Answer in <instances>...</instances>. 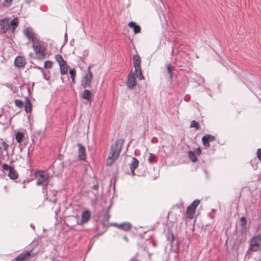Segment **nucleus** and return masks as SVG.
I'll list each match as a JSON object with an SVG mask.
<instances>
[{
  "mask_svg": "<svg viewBox=\"0 0 261 261\" xmlns=\"http://www.w3.org/2000/svg\"><path fill=\"white\" fill-rule=\"evenodd\" d=\"M18 19L16 17L13 18L10 22V25L12 26V31H14L15 28L18 26Z\"/></svg>",
  "mask_w": 261,
  "mask_h": 261,
  "instance_id": "obj_24",
  "label": "nucleus"
},
{
  "mask_svg": "<svg viewBox=\"0 0 261 261\" xmlns=\"http://www.w3.org/2000/svg\"><path fill=\"white\" fill-rule=\"evenodd\" d=\"M90 218V213L89 211L87 210L84 211L82 214V219L79 222L78 221H76V224L78 225H82L85 223L87 222Z\"/></svg>",
  "mask_w": 261,
  "mask_h": 261,
  "instance_id": "obj_12",
  "label": "nucleus"
},
{
  "mask_svg": "<svg viewBox=\"0 0 261 261\" xmlns=\"http://www.w3.org/2000/svg\"><path fill=\"white\" fill-rule=\"evenodd\" d=\"M31 227L33 228H35V226L34 225H33V224H31Z\"/></svg>",
  "mask_w": 261,
  "mask_h": 261,
  "instance_id": "obj_46",
  "label": "nucleus"
},
{
  "mask_svg": "<svg viewBox=\"0 0 261 261\" xmlns=\"http://www.w3.org/2000/svg\"><path fill=\"white\" fill-rule=\"evenodd\" d=\"M128 26L133 29L135 34L139 33L141 31V27L140 25H137L136 22L131 21L128 24Z\"/></svg>",
  "mask_w": 261,
  "mask_h": 261,
  "instance_id": "obj_18",
  "label": "nucleus"
},
{
  "mask_svg": "<svg viewBox=\"0 0 261 261\" xmlns=\"http://www.w3.org/2000/svg\"><path fill=\"white\" fill-rule=\"evenodd\" d=\"M13 0H4L5 3L7 5H10Z\"/></svg>",
  "mask_w": 261,
  "mask_h": 261,
  "instance_id": "obj_40",
  "label": "nucleus"
},
{
  "mask_svg": "<svg viewBox=\"0 0 261 261\" xmlns=\"http://www.w3.org/2000/svg\"><path fill=\"white\" fill-rule=\"evenodd\" d=\"M249 250L257 251L261 250V235L257 234L253 237L249 241Z\"/></svg>",
  "mask_w": 261,
  "mask_h": 261,
  "instance_id": "obj_2",
  "label": "nucleus"
},
{
  "mask_svg": "<svg viewBox=\"0 0 261 261\" xmlns=\"http://www.w3.org/2000/svg\"><path fill=\"white\" fill-rule=\"evenodd\" d=\"M24 35L28 37V39L31 40L33 43L35 42V34L33 32L31 28H27L24 31Z\"/></svg>",
  "mask_w": 261,
  "mask_h": 261,
  "instance_id": "obj_16",
  "label": "nucleus"
},
{
  "mask_svg": "<svg viewBox=\"0 0 261 261\" xmlns=\"http://www.w3.org/2000/svg\"><path fill=\"white\" fill-rule=\"evenodd\" d=\"M167 72L170 75L169 78L170 80H172L173 77V67H172L170 64H168L167 66Z\"/></svg>",
  "mask_w": 261,
  "mask_h": 261,
  "instance_id": "obj_26",
  "label": "nucleus"
},
{
  "mask_svg": "<svg viewBox=\"0 0 261 261\" xmlns=\"http://www.w3.org/2000/svg\"><path fill=\"white\" fill-rule=\"evenodd\" d=\"M36 176L38 177V181L36 182L37 185L40 186L48 182V176L47 175L39 173Z\"/></svg>",
  "mask_w": 261,
  "mask_h": 261,
  "instance_id": "obj_14",
  "label": "nucleus"
},
{
  "mask_svg": "<svg viewBox=\"0 0 261 261\" xmlns=\"http://www.w3.org/2000/svg\"><path fill=\"white\" fill-rule=\"evenodd\" d=\"M61 74H66L68 72V65L66 61L59 64Z\"/></svg>",
  "mask_w": 261,
  "mask_h": 261,
  "instance_id": "obj_20",
  "label": "nucleus"
},
{
  "mask_svg": "<svg viewBox=\"0 0 261 261\" xmlns=\"http://www.w3.org/2000/svg\"><path fill=\"white\" fill-rule=\"evenodd\" d=\"M190 127H194L197 130L199 129V123L195 120H192L191 122Z\"/></svg>",
  "mask_w": 261,
  "mask_h": 261,
  "instance_id": "obj_33",
  "label": "nucleus"
},
{
  "mask_svg": "<svg viewBox=\"0 0 261 261\" xmlns=\"http://www.w3.org/2000/svg\"><path fill=\"white\" fill-rule=\"evenodd\" d=\"M43 185V189L42 190L44 191V190H47V186H48V182H46L45 184H44Z\"/></svg>",
  "mask_w": 261,
  "mask_h": 261,
  "instance_id": "obj_39",
  "label": "nucleus"
},
{
  "mask_svg": "<svg viewBox=\"0 0 261 261\" xmlns=\"http://www.w3.org/2000/svg\"><path fill=\"white\" fill-rule=\"evenodd\" d=\"M25 111L27 113L31 112L32 111L31 103L28 97L25 98Z\"/></svg>",
  "mask_w": 261,
  "mask_h": 261,
  "instance_id": "obj_22",
  "label": "nucleus"
},
{
  "mask_svg": "<svg viewBox=\"0 0 261 261\" xmlns=\"http://www.w3.org/2000/svg\"><path fill=\"white\" fill-rule=\"evenodd\" d=\"M8 147L9 145L5 141L1 140L0 141V150H1L3 148L4 150L7 151Z\"/></svg>",
  "mask_w": 261,
  "mask_h": 261,
  "instance_id": "obj_28",
  "label": "nucleus"
},
{
  "mask_svg": "<svg viewBox=\"0 0 261 261\" xmlns=\"http://www.w3.org/2000/svg\"><path fill=\"white\" fill-rule=\"evenodd\" d=\"M170 235H171V238H172L171 240H172V241H173V240H174L173 234V233H171V234H170Z\"/></svg>",
  "mask_w": 261,
  "mask_h": 261,
  "instance_id": "obj_43",
  "label": "nucleus"
},
{
  "mask_svg": "<svg viewBox=\"0 0 261 261\" xmlns=\"http://www.w3.org/2000/svg\"><path fill=\"white\" fill-rule=\"evenodd\" d=\"M42 72L44 79L46 81H49L50 79V74L49 71L47 70L46 71H44V70H42Z\"/></svg>",
  "mask_w": 261,
  "mask_h": 261,
  "instance_id": "obj_30",
  "label": "nucleus"
},
{
  "mask_svg": "<svg viewBox=\"0 0 261 261\" xmlns=\"http://www.w3.org/2000/svg\"><path fill=\"white\" fill-rule=\"evenodd\" d=\"M55 59L56 61L58 62L59 64L63 63L65 61L63 59L62 56L61 55L57 54L55 56Z\"/></svg>",
  "mask_w": 261,
  "mask_h": 261,
  "instance_id": "obj_32",
  "label": "nucleus"
},
{
  "mask_svg": "<svg viewBox=\"0 0 261 261\" xmlns=\"http://www.w3.org/2000/svg\"><path fill=\"white\" fill-rule=\"evenodd\" d=\"M127 81L126 82L127 87L129 89H133L134 86L136 84L135 76L134 73H129L127 76Z\"/></svg>",
  "mask_w": 261,
  "mask_h": 261,
  "instance_id": "obj_9",
  "label": "nucleus"
},
{
  "mask_svg": "<svg viewBox=\"0 0 261 261\" xmlns=\"http://www.w3.org/2000/svg\"><path fill=\"white\" fill-rule=\"evenodd\" d=\"M240 221L242 226H245L247 224V221L245 217H241Z\"/></svg>",
  "mask_w": 261,
  "mask_h": 261,
  "instance_id": "obj_36",
  "label": "nucleus"
},
{
  "mask_svg": "<svg viewBox=\"0 0 261 261\" xmlns=\"http://www.w3.org/2000/svg\"><path fill=\"white\" fill-rule=\"evenodd\" d=\"M139 73L138 74H136L137 77L140 80H141L144 79L143 75L142 73L141 69L140 70H138Z\"/></svg>",
  "mask_w": 261,
  "mask_h": 261,
  "instance_id": "obj_37",
  "label": "nucleus"
},
{
  "mask_svg": "<svg viewBox=\"0 0 261 261\" xmlns=\"http://www.w3.org/2000/svg\"><path fill=\"white\" fill-rule=\"evenodd\" d=\"M14 63L16 66L22 67L25 65L26 61L24 58L19 56L15 58Z\"/></svg>",
  "mask_w": 261,
  "mask_h": 261,
  "instance_id": "obj_15",
  "label": "nucleus"
},
{
  "mask_svg": "<svg viewBox=\"0 0 261 261\" xmlns=\"http://www.w3.org/2000/svg\"><path fill=\"white\" fill-rule=\"evenodd\" d=\"M52 62L50 61H46L45 62L44 64V67L45 68L49 69L51 67Z\"/></svg>",
  "mask_w": 261,
  "mask_h": 261,
  "instance_id": "obj_35",
  "label": "nucleus"
},
{
  "mask_svg": "<svg viewBox=\"0 0 261 261\" xmlns=\"http://www.w3.org/2000/svg\"><path fill=\"white\" fill-rule=\"evenodd\" d=\"M15 104L17 107L19 108H21L23 106V101L20 99H16L15 100Z\"/></svg>",
  "mask_w": 261,
  "mask_h": 261,
  "instance_id": "obj_34",
  "label": "nucleus"
},
{
  "mask_svg": "<svg viewBox=\"0 0 261 261\" xmlns=\"http://www.w3.org/2000/svg\"><path fill=\"white\" fill-rule=\"evenodd\" d=\"M33 55V53H31L29 54V56L31 58L32 57V56Z\"/></svg>",
  "mask_w": 261,
  "mask_h": 261,
  "instance_id": "obj_45",
  "label": "nucleus"
},
{
  "mask_svg": "<svg viewBox=\"0 0 261 261\" xmlns=\"http://www.w3.org/2000/svg\"><path fill=\"white\" fill-rule=\"evenodd\" d=\"M138 160L136 158H133L130 165V168L133 175H135V170L138 167Z\"/></svg>",
  "mask_w": 261,
  "mask_h": 261,
  "instance_id": "obj_17",
  "label": "nucleus"
},
{
  "mask_svg": "<svg viewBox=\"0 0 261 261\" xmlns=\"http://www.w3.org/2000/svg\"><path fill=\"white\" fill-rule=\"evenodd\" d=\"M129 261H138L136 257H133Z\"/></svg>",
  "mask_w": 261,
  "mask_h": 261,
  "instance_id": "obj_41",
  "label": "nucleus"
},
{
  "mask_svg": "<svg viewBox=\"0 0 261 261\" xmlns=\"http://www.w3.org/2000/svg\"><path fill=\"white\" fill-rule=\"evenodd\" d=\"M92 95L91 92L87 89H85L82 93V97L88 101H91V96Z\"/></svg>",
  "mask_w": 261,
  "mask_h": 261,
  "instance_id": "obj_21",
  "label": "nucleus"
},
{
  "mask_svg": "<svg viewBox=\"0 0 261 261\" xmlns=\"http://www.w3.org/2000/svg\"><path fill=\"white\" fill-rule=\"evenodd\" d=\"M24 138V134L22 132H18L15 134V139L18 143L22 141Z\"/></svg>",
  "mask_w": 261,
  "mask_h": 261,
  "instance_id": "obj_23",
  "label": "nucleus"
},
{
  "mask_svg": "<svg viewBox=\"0 0 261 261\" xmlns=\"http://www.w3.org/2000/svg\"><path fill=\"white\" fill-rule=\"evenodd\" d=\"M9 19L3 18L0 21V30L1 32L5 33L10 28Z\"/></svg>",
  "mask_w": 261,
  "mask_h": 261,
  "instance_id": "obj_8",
  "label": "nucleus"
},
{
  "mask_svg": "<svg viewBox=\"0 0 261 261\" xmlns=\"http://www.w3.org/2000/svg\"><path fill=\"white\" fill-rule=\"evenodd\" d=\"M117 226V227L120 229L123 230L124 231H128L131 228V225L129 223H123L119 224H116Z\"/></svg>",
  "mask_w": 261,
  "mask_h": 261,
  "instance_id": "obj_19",
  "label": "nucleus"
},
{
  "mask_svg": "<svg viewBox=\"0 0 261 261\" xmlns=\"http://www.w3.org/2000/svg\"><path fill=\"white\" fill-rule=\"evenodd\" d=\"M188 154L189 158L192 162H196L197 160V156H196V153L192 151H189L188 152Z\"/></svg>",
  "mask_w": 261,
  "mask_h": 261,
  "instance_id": "obj_25",
  "label": "nucleus"
},
{
  "mask_svg": "<svg viewBox=\"0 0 261 261\" xmlns=\"http://www.w3.org/2000/svg\"><path fill=\"white\" fill-rule=\"evenodd\" d=\"M69 73L70 77L71 78V80H72V83L74 84L75 83V76L76 75L75 70L74 69H71L69 71Z\"/></svg>",
  "mask_w": 261,
  "mask_h": 261,
  "instance_id": "obj_27",
  "label": "nucleus"
},
{
  "mask_svg": "<svg viewBox=\"0 0 261 261\" xmlns=\"http://www.w3.org/2000/svg\"><path fill=\"white\" fill-rule=\"evenodd\" d=\"M155 155L153 153H149V157L148 159V161L150 164L156 162L155 160Z\"/></svg>",
  "mask_w": 261,
  "mask_h": 261,
  "instance_id": "obj_29",
  "label": "nucleus"
},
{
  "mask_svg": "<svg viewBox=\"0 0 261 261\" xmlns=\"http://www.w3.org/2000/svg\"><path fill=\"white\" fill-rule=\"evenodd\" d=\"M123 238L124 240L126 242H128V239H127V238L126 237V236H123Z\"/></svg>",
  "mask_w": 261,
  "mask_h": 261,
  "instance_id": "obj_42",
  "label": "nucleus"
},
{
  "mask_svg": "<svg viewBox=\"0 0 261 261\" xmlns=\"http://www.w3.org/2000/svg\"><path fill=\"white\" fill-rule=\"evenodd\" d=\"M110 206H109L106 211V214L103 216V220L104 222H108L110 218V215L109 214V210Z\"/></svg>",
  "mask_w": 261,
  "mask_h": 261,
  "instance_id": "obj_31",
  "label": "nucleus"
},
{
  "mask_svg": "<svg viewBox=\"0 0 261 261\" xmlns=\"http://www.w3.org/2000/svg\"><path fill=\"white\" fill-rule=\"evenodd\" d=\"M33 47L36 55L38 56V58H42L45 57V49L39 43L34 42Z\"/></svg>",
  "mask_w": 261,
  "mask_h": 261,
  "instance_id": "obj_6",
  "label": "nucleus"
},
{
  "mask_svg": "<svg viewBox=\"0 0 261 261\" xmlns=\"http://www.w3.org/2000/svg\"><path fill=\"white\" fill-rule=\"evenodd\" d=\"M97 186H93V189H95V190H97Z\"/></svg>",
  "mask_w": 261,
  "mask_h": 261,
  "instance_id": "obj_44",
  "label": "nucleus"
},
{
  "mask_svg": "<svg viewBox=\"0 0 261 261\" xmlns=\"http://www.w3.org/2000/svg\"><path fill=\"white\" fill-rule=\"evenodd\" d=\"M92 74L90 71V67L88 68L87 72L83 76L81 81V86L84 88H90L91 87Z\"/></svg>",
  "mask_w": 261,
  "mask_h": 261,
  "instance_id": "obj_3",
  "label": "nucleus"
},
{
  "mask_svg": "<svg viewBox=\"0 0 261 261\" xmlns=\"http://www.w3.org/2000/svg\"><path fill=\"white\" fill-rule=\"evenodd\" d=\"M123 141V139H118L111 145L110 151L106 161L107 166H111L118 159Z\"/></svg>",
  "mask_w": 261,
  "mask_h": 261,
  "instance_id": "obj_1",
  "label": "nucleus"
},
{
  "mask_svg": "<svg viewBox=\"0 0 261 261\" xmlns=\"http://www.w3.org/2000/svg\"><path fill=\"white\" fill-rule=\"evenodd\" d=\"M201 152V149L200 148V147L197 148L195 150V153H196V154H197L198 155H200Z\"/></svg>",
  "mask_w": 261,
  "mask_h": 261,
  "instance_id": "obj_38",
  "label": "nucleus"
},
{
  "mask_svg": "<svg viewBox=\"0 0 261 261\" xmlns=\"http://www.w3.org/2000/svg\"><path fill=\"white\" fill-rule=\"evenodd\" d=\"M215 140V137L210 134L205 135L202 138V143L206 148L210 147V142H213Z\"/></svg>",
  "mask_w": 261,
  "mask_h": 261,
  "instance_id": "obj_7",
  "label": "nucleus"
},
{
  "mask_svg": "<svg viewBox=\"0 0 261 261\" xmlns=\"http://www.w3.org/2000/svg\"><path fill=\"white\" fill-rule=\"evenodd\" d=\"M31 256H34L33 254H31V251H24L16 256L15 260L16 261H25L29 259Z\"/></svg>",
  "mask_w": 261,
  "mask_h": 261,
  "instance_id": "obj_11",
  "label": "nucleus"
},
{
  "mask_svg": "<svg viewBox=\"0 0 261 261\" xmlns=\"http://www.w3.org/2000/svg\"><path fill=\"white\" fill-rule=\"evenodd\" d=\"M78 146V158L79 160L85 161L86 159L85 147L81 143L77 144Z\"/></svg>",
  "mask_w": 261,
  "mask_h": 261,
  "instance_id": "obj_10",
  "label": "nucleus"
},
{
  "mask_svg": "<svg viewBox=\"0 0 261 261\" xmlns=\"http://www.w3.org/2000/svg\"><path fill=\"white\" fill-rule=\"evenodd\" d=\"M133 64L135 67V72L137 73L138 70H141V59L139 56L135 55L133 56Z\"/></svg>",
  "mask_w": 261,
  "mask_h": 261,
  "instance_id": "obj_13",
  "label": "nucleus"
},
{
  "mask_svg": "<svg viewBox=\"0 0 261 261\" xmlns=\"http://www.w3.org/2000/svg\"><path fill=\"white\" fill-rule=\"evenodd\" d=\"M200 200H194L187 208L186 215L188 218H192L193 215L195 214L196 208L200 203Z\"/></svg>",
  "mask_w": 261,
  "mask_h": 261,
  "instance_id": "obj_4",
  "label": "nucleus"
},
{
  "mask_svg": "<svg viewBox=\"0 0 261 261\" xmlns=\"http://www.w3.org/2000/svg\"><path fill=\"white\" fill-rule=\"evenodd\" d=\"M3 168L4 170L9 171L8 176L11 179H15L17 178L18 175L17 172L13 167L6 164H4L3 165Z\"/></svg>",
  "mask_w": 261,
  "mask_h": 261,
  "instance_id": "obj_5",
  "label": "nucleus"
}]
</instances>
